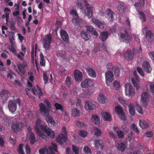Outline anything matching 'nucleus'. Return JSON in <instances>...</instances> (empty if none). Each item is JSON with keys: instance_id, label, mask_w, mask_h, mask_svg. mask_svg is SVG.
I'll use <instances>...</instances> for the list:
<instances>
[{"instance_id": "49", "label": "nucleus", "mask_w": 154, "mask_h": 154, "mask_svg": "<svg viewBox=\"0 0 154 154\" xmlns=\"http://www.w3.org/2000/svg\"><path fill=\"white\" fill-rule=\"evenodd\" d=\"M54 105L57 110H60L62 112L63 111V106L60 104L56 103Z\"/></svg>"}, {"instance_id": "38", "label": "nucleus", "mask_w": 154, "mask_h": 154, "mask_svg": "<svg viewBox=\"0 0 154 154\" xmlns=\"http://www.w3.org/2000/svg\"><path fill=\"white\" fill-rule=\"evenodd\" d=\"M128 107L130 114L132 116L135 115V109L134 105L132 103H130L129 104Z\"/></svg>"}, {"instance_id": "28", "label": "nucleus", "mask_w": 154, "mask_h": 154, "mask_svg": "<svg viewBox=\"0 0 154 154\" xmlns=\"http://www.w3.org/2000/svg\"><path fill=\"white\" fill-rule=\"evenodd\" d=\"M93 8V7L92 6L86 7V14L89 19L91 18L92 16Z\"/></svg>"}, {"instance_id": "17", "label": "nucleus", "mask_w": 154, "mask_h": 154, "mask_svg": "<svg viewBox=\"0 0 154 154\" xmlns=\"http://www.w3.org/2000/svg\"><path fill=\"white\" fill-rule=\"evenodd\" d=\"M134 75L135 78H131V81L134 86L137 89L139 85V77L137 75V73L136 71L134 72Z\"/></svg>"}, {"instance_id": "52", "label": "nucleus", "mask_w": 154, "mask_h": 154, "mask_svg": "<svg viewBox=\"0 0 154 154\" xmlns=\"http://www.w3.org/2000/svg\"><path fill=\"white\" fill-rule=\"evenodd\" d=\"M118 100L119 102L124 106L127 105V102L126 100L122 97L118 98Z\"/></svg>"}, {"instance_id": "18", "label": "nucleus", "mask_w": 154, "mask_h": 154, "mask_svg": "<svg viewBox=\"0 0 154 154\" xmlns=\"http://www.w3.org/2000/svg\"><path fill=\"white\" fill-rule=\"evenodd\" d=\"M105 12L107 15V17L109 21H113L114 19V15L115 13L110 8H107L105 11Z\"/></svg>"}, {"instance_id": "47", "label": "nucleus", "mask_w": 154, "mask_h": 154, "mask_svg": "<svg viewBox=\"0 0 154 154\" xmlns=\"http://www.w3.org/2000/svg\"><path fill=\"white\" fill-rule=\"evenodd\" d=\"M78 133L79 135L83 137H86L88 134L87 132L84 130L79 131Z\"/></svg>"}, {"instance_id": "62", "label": "nucleus", "mask_w": 154, "mask_h": 154, "mask_svg": "<svg viewBox=\"0 0 154 154\" xmlns=\"http://www.w3.org/2000/svg\"><path fill=\"white\" fill-rule=\"evenodd\" d=\"M131 127H132V128L134 131L138 134L140 133V131L135 124H132L131 125Z\"/></svg>"}, {"instance_id": "10", "label": "nucleus", "mask_w": 154, "mask_h": 154, "mask_svg": "<svg viewBox=\"0 0 154 154\" xmlns=\"http://www.w3.org/2000/svg\"><path fill=\"white\" fill-rule=\"evenodd\" d=\"M125 34L122 33L120 34V37L123 42L126 43H128L131 40L132 37L129 35V32L125 30Z\"/></svg>"}, {"instance_id": "53", "label": "nucleus", "mask_w": 154, "mask_h": 154, "mask_svg": "<svg viewBox=\"0 0 154 154\" xmlns=\"http://www.w3.org/2000/svg\"><path fill=\"white\" fill-rule=\"evenodd\" d=\"M117 134L118 137L120 138H122L124 137L125 134L123 131L121 130L117 131Z\"/></svg>"}, {"instance_id": "64", "label": "nucleus", "mask_w": 154, "mask_h": 154, "mask_svg": "<svg viewBox=\"0 0 154 154\" xmlns=\"http://www.w3.org/2000/svg\"><path fill=\"white\" fill-rule=\"evenodd\" d=\"M14 35L15 33L14 32H10L8 34L9 39H14Z\"/></svg>"}, {"instance_id": "3", "label": "nucleus", "mask_w": 154, "mask_h": 154, "mask_svg": "<svg viewBox=\"0 0 154 154\" xmlns=\"http://www.w3.org/2000/svg\"><path fill=\"white\" fill-rule=\"evenodd\" d=\"M52 43V35L51 34L46 35L43 39L42 44L44 48L46 50H48Z\"/></svg>"}, {"instance_id": "59", "label": "nucleus", "mask_w": 154, "mask_h": 154, "mask_svg": "<svg viewBox=\"0 0 154 154\" xmlns=\"http://www.w3.org/2000/svg\"><path fill=\"white\" fill-rule=\"evenodd\" d=\"M113 85L116 89H118L120 87V84L119 82L117 81H114L113 82Z\"/></svg>"}, {"instance_id": "29", "label": "nucleus", "mask_w": 154, "mask_h": 154, "mask_svg": "<svg viewBox=\"0 0 154 154\" xmlns=\"http://www.w3.org/2000/svg\"><path fill=\"white\" fill-rule=\"evenodd\" d=\"M88 34V32L84 30L81 31L80 33V35L86 41H88L89 39L90 36Z\"/></svg>"}, {"instance_id": "6", "label": "nucleus", "mask_w": 154, "mask_h": 154, "mask_svg": "<svg viewBox=\"0 0 154 154\" xmlns=\"http://www.w3.org/2000/svg\"><path fill=\"white\" fill-rule=\"evenodd\" d=\"M115 111L116 112L119 116L120 119L122 120H125L126 118L125 114L122 108L119 105H117L115 107Z\"/></svg>"}, {"instance_id": "26", "label": "nucleus", "mask_w": 154, "mask_h": 154, "mask_svg": "<svg viewBox=\"0 0 154 154\" xmlns=\"http://www.w3.org/2000/svg\"><path fill=\"white\" fill-rule=\"evenodd\" d=\"M92 21L97 26L98 28L101 29H103L104 27L103 24L100 20L94 18L92 19Z\"/></svg>"}, {"instance_id": "41", "label": "nucleus", "mask_w": 154, "mask_h": 154, "mask_svg": "<svg viewBox=\"0 0 154 154\" xmlns=\"http://www.w3.org/2000/svg\"><path fill=\"white\" fill-rule=\"evenodd\" d=\"M46 117L48 118V119L47 120V121L49 125L51 127L54 126L55 122L53 118L51 117H50L49 116Z\"/></svg>"}, {"instance_id": "23", "label": "nucleus", "mask_w": 154, "mask_h": 154, "mask_svg": "<svg viewBox=\"0 0 154 154\" xmlns=\"http://www.w3.org/2000/svg\"><path fill=\"white\" fill-rule=\"evenodd\" d=\"M4 12H5V14L2 15V18L3 19L6 18V24L8 22V19L9 18V15L10 12H11V10L8 8H5L4 9Z\"/></svg>"}, {"instance_id": "43", "label": "nucleus", "mask_w": 154, "mask_h": 154, "mask_svg": "<svg viewBox=\"0 0 154 154\" xmlns=\"http://www.w3.org/2000/svg\"><path fill=\"white\" fill-rule=\"evenodd\" d=\"M117 148L118 150L122 152H124L125 149V145L124 143H118Z\"/></svg>"}, {"instance_id": "13", "label": "nucleus", "mask_w": 154, "mask_h": 154, "mask_svg": "<svg viewBox=\"0 0 154 154\" xmlns=\"http://www.w3.org/2000/svg\"><path fill=\"white\" fill-rule=\"evenodd\" d=\"M31 90L32 91L34 95H37L39 98H40L43 95L41 89L38 85H36V87L32 88Z\"/></svg>"}, {"instance_id": "34", "label": "nucleus", "mask_w": 154, "mask_h": 154, "mask_svg": "<svg viewBox=\"0 0 154 154\" xmlns=\"http://www.w3.org/2000/svg\"><path fill=\"white\" fill-rule=\"evenodd\" d=\"M48 150L50 152L49 154H55L54 150L56 152L57 151V147L56 145L53 144L52 146H51L48 147Z\"/></svg>"}, {"instance_id": "51", "label": "nucleus", "mask_w": 154, "mask_h": 154, "mask_svg": "<svg viewBox=\"0 0 154 154\" xmlns=\"http://www.w3.org/2000/svg\"><path fill=\"white\" fill-rule=\"evenodd\" d=\"M94 130L95 131V135L97 136H100L102 134L101 131L98 128L95 127L94 128Z\"/></svg>"}, {"instance_id": "5", "label": "nucleus", "mask_w": 154, "mask_h": 154, "mask_svg": "<svg viewBox=\"0 0 154 154\" xmlns=\"http://www.w3.org/2000/svg\"><path fill=\"white\" fill-rule=\"evenodd\" d=\"M24 126V124L21 122H13L11 126V129L15 132H18L21 130Z\"/></svg>"}, {"instance_id": "58", "label": "nucleus", "mask_w": 154, "mask_h": 154, "mask_svg": "<svg viewBox=\"0 0 154 154\" xmlns=\"http://www.w3.org/2000/svg\"><path fill=\"white\" fill-rule=\"evenodd\" d=\"M24 145L23 144H20L19 145L18 149L19 152L20 154H25L24 151L23 150V148Z\"/></svg>"}, {"instance_id": "55", "label": "nucleus", "mask_w": 154, "mask_h": 154, "mask_svg": "<svg viewBox=\"0 0 154 154\" xmlns=\"http://www.w3.org/2000/svg\"><path fill=\"white\" fill-rule=\"evenodd\" d=\"M15 74L11 70H9L8 72L7 77L11 79H13L14 78Z\"/></svg>"}, {"instance_id": "45", "label": "nucleus", "mask_w": 154, "mask_h": 154, "mask_svg": "<svg viewBox=\"0 0 154 154\" xmlns=\"http://www.w3.org/2000/svg\"><path fill=\"white\" fill-rule=\"evenodd\" d=\"M76 125L79 127L86 126V125L80 119L77 120L76 122Z\"/></svg>"}, {"instance_id": "11", "label": "nucleus", "mask_w": 154, "mask_h": 154, "mask_svg": "<svg viewBox=\"0 0 154 154\" xmlns=\"http://www.w3.org/2000/svg\"><path fill=\"white\" fill-rule=\"evenodd\" d=\"M94 85V83L90 79H86L82 82L81 86L82 88H87L88 87H92Z\"/></svg>"}, {"instance_id": "40", "label": "nucleus", "mask_w": 154, "mask_h": 154, "mask_svg": "<svg viewBox=\"0 0 154 154\" xmlns=\"http://www.w3.org/2000/svg\"><path fill=\"white\" fill-rule=\"evenodd\" d=\"M144 0H139L138 2L135 3L134 6L136 8H138V7H143L144 5Z\"/></svg>"}, {"instance_id": "50", "label": "nucleus", "mask_w": 154, "mask_h": 154, "mask_svg": "<svg viewBox=\"0 0 154 154\" xmlns=\"http://www.w3.org/2000/svg\"><path fill=\"white\" fill-rule=\"evenodd\" d=\"M140 16V18L143 22H144L146 20V17L144 13L142 11H140L139 12Z\"/></svg>"}, {"instance_id": "42", "label": "nucleus", "mask_w": 154, "mask_h": 154, "mask_svg": "<svg viewBox=\"0 0 154 154\" xmlns=\"http://www.w3.org/2000/svg\"><path fill=\"white\" fill-rule=\"evenodd\" d=\"M80 112L76 108H74L71 111L72 115L73 117H77L79 116Z\"/></svg>"}, {"instance_id": "20", "label": "nucleus", "mask_w": 154, "mask_h": 154, "mask_svg": "<svg viewBox=\"0 0 154 154\" xmlns=\"http://www.w3.org/2000/svg\"><path fill=\"white\" fill-rule=\"evenodd\" d=\"M27 66V63L23 61V63H19L18 65L17 68L20 72L22 74L24 75L25 73V69Z\"/></svg>"}, {"instance_id": "36", "label": "nucleus", "mask_w": 154, "mask_h": 154, "mask_svg": "<svg viewBox=\"0 0 154 154\" xmlns=\"http://www.w3.org/2000/svg\"><path fill=\"white\" fill-rule=\"evenodd\" d=\"M65 83L68 87H70L71 85H72L73 83V81L71 77L68 76L66 78Z\"/></svg>"}, {"instance_id": "15", "label": "nucleus", "mask_w": 154, "mask_h": 154, "mask_svg": "<svg viewBox=\"0 0 154 154\" xmlns=\"http://www.w3.org/2000/svg\"><path fill=\"white\" fill-rule=\"evenodd\" d=\"M96 106V104L94 102L87 100L85 102V108L87 111L93 110Z\"/></svg>"}, {"instance_id": "1", "label": "nucleus", "mask_w": 154, "mask_h": 154, "mask_svg": "<svg viewBox=\"0 0 154 154\" xmlns=\"http://www.w3.org/2000/svg\"><path fill=\"white\" fill-rule=\"evenodd\" d=\"M41 120L40 119H38L35 123V130L37 132V134L41 138L45 139L46 136L43 134L42 131L40 130L41 129L43 131L47 134V135L50 137L51 138H53L55 137V133L54 131L50 128L48 127L45 125L41 124Z\"/></svg>"}, {"instance_id": "61", "label": "nucleus", "mask_w": 154, "mask_h": 154, "mask_svg": "<svg viewBox=\"0 0 154 154\" xmlns=\"http://www.w3.org/2000/svg\"><path fill=\"white\" fill-rule=\"evenodd\" d=\"M10 24L11 26V29L12 31L15 30L16 29V27L15 26V22L13 21H11L10 22Z\"/></svg>"}, {"instance_id": "24", "label": "nucleus", "mask_w": 154, "mask_h": 154, "mask_svg": "<svg viewBox=\"0 0 154 154\" xmlns=\"http://www.w3.org/2000/svg\"><path fill=\"white\" fill-rule=\"evenodd\" d=\"M146 38L150 42L153 39V33L150 30H148L147 31L146 33Z\"/></svg>"}, {"instance_id": "32", "label": "nucleus", "mask_w": 154, "mask_h": 154, "mask_svg": "<svg viewBox=\"0 0 154 154\" xmlns=\"http://www.w3.org/2000/svg\"><path fill=\"white\" fill-rule=\"evenodd\" d=\"M94 144L96 147L98 149H101L103 146V141L100 140H95Z\"/></svg>"}, {"instance_id": "7", "label": "nucleus", "mask_w": 154, "mask_h": 154, "mask_svg": "<svg viewBox=\"0 0 154 154\" xmlns=\"http://www.w3.org/2000/svg\"><path fill=\"white\" fill-rule=\"evenodd\" d=\"M125 91L126 94L128 96H133L135 94V91L133 87L129 83L125 85Z\"/></svg>"}, {"instance_id": "35", "label": "nucleus", "mask_w": 154, "mask_h": 154, "mask_svg": "<svg viewBox=\"0 0 154 154\" xmlns=\"http://www.w3.org/2000/svg\"><path fill=\"white\" fill-rule=\"evenodd\" d=\"M108 36V33L107 32H102L100 34V39L102 42H104L107 39Z\"/></svg>"}, {"instance_id": "12", "label": "nucleus", "mask_w": 154, "mask_h": 154, "mask_svg": "<svg viewBox=\"0 0 154 154\" xmlns=\"http://www.w3.org/2000/svg\"><path fill=\"white\" fill-rule=\"evenodd\" d=\"M149 95L148 93L146 92H143L141 96V101L143 105L146 106L149 101Z\"/></svg>"}, {"instance_id": "60", "label": "nucleus", "mask_w": 154, "mask_h": 154, "mask_svg": "<svg viewBox=\"0 0 154 154\" xmlns=\"http://www.w3.org/2000/svg\"><path fill=\"white\" fill-rule=\"evenodd\" d=\"M114 73L116 77L119 76L120 75V68L119 67H116L114 70Z\"/></svg>"}, {"instance_id": "39", "label": "nucleus", "mask_w": 154, "mask_h": 154, "mask_svg": "<svg viewBox=\"0 0 154 154\" xmlns=\"http://www.w3.org/2000/svg\"><path fill=\"white\" fill-rule=\"evenodd\" d=\"M40 65L42 66H45V60L42 52L40 53Z\"/></svg>"}, {"instance_id": "9", "label": "nucleus", "mask_w": 154, "mask_h": 154, "mask_svg": "<svg viewBox=\"0 0 154 154\" xmlns=\"http://www.w3.org/2000/svg\"><path fill=\"white\" fill-rule=\"evenodd\" d=\"M135 48H133V51L131 50H128L124 53V58L128 61L131 60L134 58Z\"/></svg>"}, {"instance_id": "4", "label": "nucleus", "mask_w": 154, "mask_h": 154, "mask_svg": "<svg viewBox=\"0 0 154 154\" xmlns=\"http://www.w3.org/2000/svg\"><path fill=\"white\" fill-rule=\"evenodd\" d=\"M39 107L40 114L44 116H49V108L45 106L43 103H39Z\"/></svg>"}, {"instance_id": "33", "label": "nucleus", "mask_w": 154, "mask_h": 154, "mask_svg": "<svg viewBox=\"0 0 154 154\" xmlns=\"http://www.w3.org/2000/svg\"><path fill=\"white\" fill-rule=\"evenodd\" d=\"M102 116L104 119L108 121H111L112 120V118L110 114L108 112H105L101 114Z\"/></svg>"}, {"instance_id": "27", "label": "nucleus", "mask_w": 154, "mask_h": 154, "mask_svg": "<svg viewBox=\"0 0 154 154\" xmlns=\"http://www.w3.org/2000/svg\"><path fill=\"white\" fill-rule=\"evenodd\" d=\"M86 72L92 78L96 77V75L95 72L91 67H88L86 69Z\"/></svg>"}, {"instance_id": "46", "label": "nucleus", "mask_w": 154, "mask_h": 154, "mask_svg": "<svg viewBox=\"0 0 154 154\" xmlns=\"http://www.w3.org/2000/svg\"><path fill=\"white\" fill-rule=\"evenodd\" d=\"M49 152L48 149L46 148H41L39 150V153L40 154H45L47 153L48 154H49Z\"/></svg>"}, {"instance_id": "57", "label": "nucleus", "mask_w": 154, "mask_h": 154, "mask_svg": "<svg viewBox=\"0 0 154 154\" xmlns=\"http://www.w3.org/2000/svg\"><path fill=\"white\" fill-rule=\"evenodd\" d=\"M136 108L138 112L140 114H143V112L141 106L138 104H137Z\"/></svg>"}, {"instance_id": "16", "label": "nucleus", "mask_w": 154, "mask_h": 154, "mask_svg": "<svg viewBox=\"0 0 154 154\" xmlns=\"http://www.w3.org/2000/svg\"><path fill=\"white\" fill-rule=\"evenodd\" d=\"M74 75L76 81H81L83 79L82 73L79 70L76 69L74 72Z\"/></svg>"}, {"instance_id": "30", "label": "nucleus", "mask_w": 154, "mask_h": 154, "mask_svg": "<svg viewBox=\"0 0 154 154\" xmlns=\"http://www.w3.org/2000/svg\"><path fill=\"white\" fill-rule=\"evenodd\" d=\"M91 119L93 122L95 124L98 125L100 124V118L97 115H92Z\"/></svg>"}, {"instance_id": "19", "label": "nucleus", "mask_w": 154, "mask_h": 154, "mask_svg": "<svg viewBox=\"0 0 154 154\" xmlns=\"http://www.w3.org/2000/svg\"><path fill=\"white\" fill-rule=\"evenodd\" d=\"M2 99L5 100H7L8 98L11 95L10 92L7 90H3L0 93Z\"/></svg>"}, {"instance_id": "25", "label": "nucleus", "mask_w": 154, "mask_h": 154, "mask_svg": "<svg viewBox=\"0 0 154 154\" xmlns=\"http://www.w3.org/2000/svg\"><path fill=\"white\" fill-rule=\"evenodd\" d=\"M86 27L87 30L89 31L92 35L96 37H98V34L97 32L93 27L91 26H86Z\"/></svg>"}, {"instance_id": "48", "label": "nucleus", "mask_w": 154, "mask_h": 154, "mask_svg": "<svg viewBox=\"0 0 154 154\" xmlns=\"http://www.w3.org/2000/svg\"><path fill=\"white\" fill-rule=\"evenodd\" d=\"M75 22L76 24L81 27L82 25V20L79 18H75Z\"/></svg>"}, {"instance_id": "22", "label": "nucleus", "mask_w": 154, "mask_h": 154, "mask_svg": "<svg viewBox=\"0 0 154 154\" xmlns=\"http://www.w3.org/2000/svg\"><path fill=\"white\" fill-rule=\"evenodd\" d=\"M143 67L144 70L148 73L152 71V68L148 61H145L143 62Z\"/></svg>"}, {"instance_id": "8", "label": "nucleus", "mask_w": 154, "mask_h": 154, "mask_svg": "<svg viewBox=\"0 0 154 154\" xmlns=\"http://www.w3.org/2000/svg\"><path fill=\"white\" fill-rule=\"evenodd\" d=\"M106 84L108 86L113 80V75L112 72L110 71L106 72L105 73Z\"/></svg>"}, {"instance_id": "21", "label": "nucleus", "mask_w": 154, "mask_h": 154, "mask_svg": "<svg viewBox=\"0 0 154 154\" xmlns=\"http://www.w3.org/2000/svg\"><path fill=\"white\" fill-rule=\"evenodd\" d=\"M61 37L64 41L68 42L69 41V35L66 31L62 29L60 31Z\"/></svg>"}, {"instance_id": "54", "label": "nucleus", "mask_w": 154, "mask_h": 154, "mask_svg": "<svg viewBox=\"0 0 154 154\" xmlns=\"http://www.w3.org/2000/svg\"><path fill=\"white\" fill-rule=\"evenodd\" d=\"M47 75V72H45L43 73V79L45 84L48 83V78Z\"/></svg>"}, {"instance_id": "2", "label": "nucleus", "mask_w": 154, "mask_h": 154, "mask_svg": "<svg viewBox=\"0 0 154 154\" xmlns=\"http://www.w3.org/2000/svg\"><path fill=\"white\" fill-rule=\"evenodd\" d=\"M21 102V100L19 98L16 100H9L8 103V107L10 111L11 112H14L17 109V103L20 106Z\"/></svg>"}, {"instance_id": "56", "label": "nucleus", "mask_w": 154, "mask_h": 154, "mask_svg": "<svg viewBox=\"0 0 154 154\" xmlns=\"http://www.w3.org/2000/svg\"><path fill=\"white\" fill-rule=\"evenodd\" d=\"M72 151L75 153V154H79V149L78 147L74 145H72Z\"/></svg>"}, {"instance_id": "37", "label": "nucleus", "mask_w": 154, "mask_h": 154, "mask_svg": "<svg viewBox=\"0 0 154 154\" xmlns=\"http://www.w3.org/2000/svg\"><path fill=\"white\" fill-rule=\"evenodd\" d=\"M139 125L142 128H146L149 127L148 123L146 121L143 120H140L139 121Z\"/></svg>"}, {"instance_id": "44", "label": "nucleus", "mask_w": 154, "mask_h": 154, "mask_svg": "<svg viewBox=\"0 0 154 154\" xmlns=\"http://www.w3.org/2000/svg\"><path fill=\"white\" fill-rule=\"evenodd\" d=\"M29 140L32 144H33L36 142L35 137L34 134L31 132L29 137Z\"/></svg>"}, {"instance_id": "63", "label": "nucleus", "mask_w": 154, "mask_h": 154, "mask_svg": "<svg viewBox=\"0 0 154 154\" xmlns=\"http://www.w3.org/2000/svg\"><path fill=\"white\" fill-rule=\"evenodd\" d=\"M118 8L119 11L121 12H123L125 11V6L122 5H119L118 6Z\"/></svg>"}, {"instance_id": "14", "label": "nucleus", "mask_w": 154, "mask_h": 154, "mask_svg": "<svg viewBox=\"0 0 154 154\" xmlns=\"http://www.w3.org/2000/svg\"><path fill=\"white\" fill-rule=\"evenodd\" d=\"M56 141L61 145H62L64 143H66L67 141L66 135L63 134H61L58 135V137L56 138Z\"/></svg>"}, {"instance_id": "31", "label": "nucleus", "mask_w": 154, "mask_h": 154, "mask_svg": "<svg viewBox=\"0 0 154 154\" xmlns=\"http://www.w3.org/2000/svg\"><path fill=\"white\" fill-rule=\"evenodd\" d=\"M97 100L99 103H104L106 102V98L103 94L100 93L98 95Z\"/></svg>"}]
</instances>
